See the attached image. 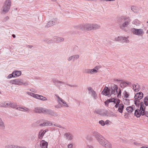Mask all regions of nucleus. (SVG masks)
Returning a JSON list of instances; mask_svg holds the SVG:
<instances>
[{
    "label": "nucleus",
    "mask_w": 148,
    "mask_h": 148,
    "mask_svg": "<svg viewBox=\"0 0 148 148\" xmlns=\"http://www.w3.org/2000/svg\"><path fill=\"white\" fill-rule=\"evenodd\" d=\"M119 25L120 28L125 32L127 31L126 28L130 25L131 21L130 18L126 16H122L119 18L118 20Z\"/></svg>",
    "instance_id": "obj_1"
},
{
    "label": "nucleus",
    "mask_w": 148,
    "mask_h": 148,
    "mask_svg": "<svg viewBox=\"0 0 148 148\" xmlns=\"http://www.w3.org/2000/svg\"><path fill=\"white\" fill-rule=\"evenodd\" d=\"M99 25L95 23H86L80 25L79 28L82 30H95L100 28Z\"/></svg>",
    "instance_id": "obj_2"
},
{
    "label": "nucleus",
    "mask_w": 148,
    "mask_h": 148,
    "mask_svg": "<svg viewBox=\"0 0 148 148\" xmlns=\"http://www.w3.org/2000/svg\"><path fill=\"white\" fill-rule=\"evenodd\" d=\"M92 134L99 143L102 146L104 145L107 140L97 132L94 131Z\"/></svg>",
    "instance_id": "obj_3"
},
{
    "label": "nucleus",
    "mask_w": 148,
    "mask_h": 148,
    "mask_svg": "<svg viewBox=\"0 0 148 148\" xmlns=\"http://www.w3.org/2000/svg\"><path fill=\"white\" fill-rule=\"evenodd\" d=\"M10 83L12 84H14L18 86L24 85L26 86L28 85V82H25L21 79H16L14 80H11L10 81Z\"/></svg>",
    "instance_id": "obj_4"
},
{
    "label": "nucleus",
    "mask_w": 148,
    "mask_h": 148,
    "mask_svg": "<svg viewBox=\"0 0 148 148\" xmlns=\"http://www.w3.org/2000/svg\"><path fill=\"white\" fill-rule=\"evenodd\" d=\"M118 87L116 85H114L111 88L110 91L111 95H116L117 94V96H121V90L119 88L118 89Z\"/></svg>",
    "instance_id": "obj_5"
},
{
    "label": "nucleus",
    "mask_w": 148,
    "mask_h": 148,
    "mask_svg": "<svg viewBox=\"0 0 148 148\" xmlns=\"http://www.w3.org/2000/svg\"><path fill=\"white\" fill-rule=\"evenodd\" d=\"M11 2L10 0H7L5 1L2 8L3 13L6 14L8 12L11 5Z\"/></svg>",
    "instance_id": "obj_6"
},
{
    "label": "nucleus",
    "mask_w": 148,
    "mask_h": 148,
    "mask_svg": "<svg viewBox=\"0 0 148 148\" xmlns=\"http://www.w3.org/2000/svg\"><path fill=\"white\" fill-rule=\"evenodd\" d=\"M58 21L56 18H53L49 21L45 25V27L47 28L58 23Z\"/></svg>",
    "instance_id": "obj_7"
},
{
    "label": "nucleus",
    "mask_w": 148,
    "mask_h": 148,
    "mask_svg": "<svg viewBox=\"0 0 148 148\" xmlns=\"http://www.w3.org/2000/svg\"><path fill=\"white\" fill-rule=\"evenodd\" d=\"M131 31L134 34L138 36H140L144 33V31L142 29L132 28L131 29Z\"/></svg>",
    "instance_id": "obj_8"
},
{
    "label": "nucleus",
    "mask_w": 148,
    "mask_h": 148,
    "mask_svg": "<svg viewBox=\"0 0 148 148\" xmlns=\"http://www.w3.org/2000/svg\"><path fill=\"white\" fill-rule=\"evenodd\" d=\"M44 113L51 115L54 116L56 117L58 116V113L53 110L50 109L44 108Z\"/></svg>",
    "instance_id": "obj_9"
},
{
    "label": "nucleus",
    "mask_w": 148,
    "mask_h": 148,
    "mask_svg": "<svg viewBox=\"0 0 148 148\" xmlns=\"http://www.w3.org/2000/svg\"><path fill=\"white\" fill-rule=\"evenodd\" d=\"M111 88L110 89H109L108 87L106 86L102 91L101 94L105 96H107L109 97L110 96L112 95H111Z\"/></svg>",
    "instance_id": "obj_10"
},
{
    "label": "nucleus",
    "mask_w": 148,
    "mask_h": 148,
    "mask_svg": "<svg viewBox=\"0 0 148 148\" xmlns=\"http://www.w3.org/2000/svg\"><path fill=\"white\" fill-rule=\"evenodd\" d=\"M88 89L89 90L88 93L90 94L91 96L93 97L94 99H96L97 98L96 92L94 91L92 88L91 87H89L88 88Z\"/></svg>",
    "instance_id": "obj_11"
},
{
    "label": "nucleus",
    "mask_w": 148,
    "mask_h": 148,
    "mask_svg": "<svg viewBox=\"0 0 148 148\" xmlns=\"http://www.w3.org/2000/svg\"><path fill=\"white\" fill-rule=\"evenodd\" d=\"M146 107L144 106V103L142 101L140 103V111L141 112L142 115H145V113L146 112L145 111Z\"/></svg>",
    "instance_id": "obj_12"
},
{
    "label": "nucleus",
    "mask_w": 148,
    "mask_h": 148,
    "mask_svg": "<svg viewBox=\"0 0 148 148\" xmlns=\"http://www.w3.org/2000/svg\"><path fill=\"white\" fill-rule=\"evenodd\" d=\"M44 108L42 107H36L34 110V112L35 113H44Z\"/></svg>",
    "instance_id": "obj_13"
},
{
    "label": "nucleus",
    "mask_w": 148,
    "mask_h": 148,
    "mask_svg": "<svg viewBox=\"0 0 148 148\" xmlns=\"http://www.w3.org/2000/svg\"><path fill=\"white\" fill-rule=\"evenodd\" d=\"M143 95V93L141 92L136 93L134 96L135 99L140 100L142 98Z\"/></svg>",
    "instance_id": "obj_14"
},
{
    "label": "nucleus",
    "mask_w": 148,
    "mask_h": 148,
    "mask_svg": "<svg viewBox=\"0 0 148 148\" xmlns=\"http://www.w3.org/2000/svg\"><path fill=\"white\" fill-rule=\"evenodd\" d=\"M48 143L44 140H42L40 142V145L42 148H47Z\"/></svg>",
    "instance_id": "obj_15"
},
{
    "label": "nucleus",
    "mask_w": 148,
    "mask_h": 148,
    "mask_svg": "<svg viewBox=\"0 0 148 148\" xmlns=\"http://www.w3.org/2000/svg\"><path fill=\"white\" fill-rule=\"evenodd\" d=\"M53 40L54 41L59 42L63 41L64 40V38L62 37L54 36L53 37Z\"/></svg>",
    "instance_id": "obj_16"
},
{
    "label": "nucleus",
    "mask_w": 148,
    "mask_h": 148,
    "mask_svg": "<svg viewBox=\"0 0 148 148\" xmlns=\"http://www.w3.org/2000/svg\"><path fill=\"white\" fill-rule=\"evenodd\" d=\"M35 95H36L34 97L35 98L44 101L47 100V99L46 97H43L42 95L36 94Z\"/></svg>",
    "instance_id": "obj_17"
},
{
    "label": "nucleus",
    "mask_w": 148,
    "mask_h": 148,
    "mask_svg": "<svg viewBox=\"0 0 148 148\" xmlns=\"http://www.w3.org/2000/svg\"><path fill=\"white\" fill-rule=\"evenodd\" d=\"M47 131V130H41L40 131L38 135L39 138L41 139L42 138L43 136H44L45 133Z\"/></svg>",
    "instance_id": "obj_18"
},
{
    "label": "nucleus",
    "mask_w": 148,
    "mask_h": 148,
    "mask_svg": "<svg viewBox=\"0 0 148 148\" xmlns=\"http://www.w3.org/2000/svg\"><path fill=\"white\" fill-rule=\"evenodd\" d=\"M66 138L68 140H72L73 138V136L70 133H66L64 134Z\"/></svg>",
    "instance_id": "obj_19"
},
{
    "label": "nucleus",
    "mask_w": 148,
    "mask_h": 148,
    "mask_svg": "<svg viewBox=\"0 0 148 148\" xmlns=\"http://www.w3.org/2000/svg\"><path fill=\"white\" fill-rule=\"evenodd\" d=\"M16 110H18L20 111H21L23 112H29V108L24 107L23 108L22 107H17L16 108Z\"/></svg>",
    "instance_id": "obj_20"
},
{
    "label": "nucleus",
    "mask_w": 148,
    "mask_h": 148,
    "mask_svg": "<svg viewBox=\"0 0 148 148\" xmlns=\"http://www.w3.org/2000/svg\"><path fill=\"white\" fill-rule=\"evenodd\" d=\"M53 125V124L51 122H47L40 124V126H52Z\"/></svg>",
    "instance_id": "obj_21"
},
{
    "label": "nucleus",
    "mask_w": 148,
    "mask_h": 148,
    "mask_svg": "<svg viewBox=\"0 0 148 148\" xmlns=\"http://www.w3.org/2000/svg\"><path fill=\"white\" fill-rule=\"evenodd\" d=\"M134 106H132L128 107L126 108L127 111L129 113H131L134 110Z\"/></svg>",
    "instance_id": "obj_22"
},
{
    "label": "nucleus",
    "mask_w": 148,
    "mask_h": 148,
    "mask_svg": "<svg viewBox=\"0 0 148 148\" xmlns=\"http://www.w3.org/2000/svg\"><path fill=\"white\" fill-rule=\"evenodd\" d=\"M141 114V112L139 109H137L135 110L134 113V115L137 117L138 118L140 116Z\"/></svg>",
    "instance_id": "obj_23"
},
{
    "label": "nucleus",
    "mask_w": 148,
    "mask_h": 148,
    "mask_svg": "<svg viewBox=\"0 0 148 148\" xmlns=\"http://www.w3.org/2000/svg\"><path fill=\"white\" fill-rule=\"evenodd\" d=\"M103 146L106 148H112V145L111 144L108 142V140L106 142L104 145H103Z\"/></svg>",
    "instance_id": "obj_24"
},
{
    "label": "nucleus",
    "mask_w": 148,
    "mask_h": 148,
    "mask_svg": "<svg viewBox=\"0 0 148 148\" xmlns=\"http://www.w3.org/2000/svg\"><path fill=\"white\" fill-rule=\"evenodd\" d=\"M13 74H14L15 77H19L21 74V72L20 71H14L13 72Z\"/></svg>",
    "instance_id": "obj_25"
},
{
    "label": "nucleus",
    "mask_w": 148,
    "mask_h": 148,
    "mask_svg": "<svg viewBox=\"0 0 148 148\" xmlns=\"http://www.w3.org/2000/svg\"><path fill=\"white\" fill-rule=\"evenodd\" d=\"M135 89L134 91L135 92H138L139 91L140 89V85L137 83L134 84Z\"/></svg>",
    "instance_id": "obj_26"
},
{
    "label": "nucleus",
    "mask_w": 148,
    "mask_h": 148,
    "mask_svg": "<svg viewBox=\"0 0 148 148\" xmlns=\"http://www.w3.org/2000/svg\"><path fill=\"white\" fill-rule=\"evenodd\" d=\"M124 108V105L123 104H120L119 106L118 110V111L121 113L123 112V110Z\"/></svg>",
    "instance_id": "obj_27"
},
{
    "label": "nucleus",
    "mask_w": 148,
    "mask_h": 148,
    "mask_svg": "<svg viewBox=\"0 0 148 148\" xmlns=\"http://www.w3.org/2000/svg\"><path fill=\"white\" fill-rule=\"evenodd\" d=\"M128 37H125L122 36L121 38L122 41L123 42H125L126 43H128L129 42V40L128 39Z\"/></svg>",
    "instance_id": "obj_28"
},
{
    "label": "nucleus",
    "mask_w": 148,
    "mask_h": 148,
    "mask_svg": "<svg viewBox=\"0 0 148 148\" xmlns=\"http://www.w3.org/2000/svg\"><path fill=\"white\" fill-rule=\"evenodd\" d=\"M72 60L73 61H75L78 59L79 57V56L78 54H77L71 56Z\"/></svg>",
    "instance_id": "obj_29"
},
{
    "label": "nucleus",
    "mask_w": 148,
    "mask_h": 148,
    "mask_svg": "<svg viewBox=\"0 0 148 148\" xmlns=\"http://www.w3.org/2000/svg\"><path fill=\"white\" fill-rule=\"evenodd\" d=\"M143 101L144 102V104L145 105V106H148V96L145 97L144 98Z\"/></svg>",
    "instance_id": "obj_30"
},
{
    "label": "nucleus",
    "mask_w": 148,
    "mask_h": 148,
    "mask_svg": "<svg viewBox=\"0 0 148 148\" xmlns=\"http://www.w3.org/2000/svg\"><path fill=\"white\" fill-rule=\"evenodd\" d=\"M16 146L12 145H8L5 146V148H16Z\"/></svg>",
    "instance_id": "obj_31"
},
{
    "label": "nucleus",
    "mask_w": 148,
    "mask_h": 148,
    "mask_svg": "<svg viewBox=\"0 0 148 148\" xmlns=\"http://www.w3.org/2000/svg\"><path fill=\"white\" fill-rule=\"evenodd\" d=\"M17 106V104L16 103H10V107L12 108H15Z\"/></svg>",
    "instance_id": "obj_32"
},
{
    "label": "nucleus",
    "mask_w": 148,
    "mask_h": 148,
    "mask_svg": "<svg viewBox=\"0 0 148 148\" xmlns=\"http://www.w3.org/2000/svg\"><path fill=\"white\" fill-rule=\"evenodd\" d=\"M140 102L139 100H138V99H135L134 100V104L136 105V106L138 107H139L140 104V103H139Z\"/></svg>",
    "instance_id": "obj_33"
},
{
    "label": "nucleus",
    "mask_w": 148,
    "mask_h": 148,
    "mask_svg": "<svg viewBox=\"0 0 148 148\" xmlns=\"http://www.w3.org/2000/svg\"><path fill=\"white\" fill-rule=\"evenodd\" d=\"M126 82H122L120 84V86L123 88H124L125 87H126L127 86Z\"/></svg>",
    "instance_id": "obj_34"
},
{
    "label": "nucleus",
    "mask_w": 148,
    "mask_h": 148,
    "mask_svg": "<svg viewBox=\"0 0 148 148\" xmlns=\"http://www.w3.org/2000/svg\"><path fill=\"white\" fill-rule=\"evenodd\" d=\"M53 82L54 84H56L57 83H62L63 84H64V82L59 81L57 79H55L53 80Z\"/></svg>",
    "instance_id": "obj_35"
},
{
    "label": "nucleus",
    "mask_w": 148,
    "mask_h": 148,
    "mask_svg": "<svg viewBox=\"0 0 148 148\" xmlns=\"http://www.w3.org/2000/svg\"><path fill=\"white\" fill-rule=\"evenodd\" d=\"M123 94H124V97L125 98H127L129 96V95L126 91H124L123 92Z\"/></svg>",
    "instance_id": "obj_36"
},
{
    "label": "nucleus",
    "mask_w": 148,
    "mask_h": 148,
    "mask_svg": "<svg viewBox=\"0 0 148 148\" xmlns=\"http://www.w3.org/2000/svg\"><path fill=\"white\" fill-rule=\"evenodd\" d=\"M90 74H93L95 73H96L97 72V71L96 69H95V68H94L93 69H90Z\"/></svg>",
    "instance_id": "obj_37"
},
{
    "label": "nucleus",
    "mask_w": 148,
    "mask_h": 148,
    "mask_svg": "<svg viewBox=\"0 0 148 148\" xmlns=\"http://www.w3.org/2000/svg\"><path fill=\"white\" fill-rule=\"evenodd\" d=\"M27 94L28 95H29L31 96L32 97L34 98L35 97V96L36 95H35L36 94L34 93H33L31 92H27Z\"/></svg>",
    "instance_id": "obj_38"
},
{
    "label": "nucleus",
    "mask_w": 148,
    "mask_h": 148,
    "mask_svg": "<svg viewBox=\"0 0 148 148\" xmlns=\"http://www.w3.org/2000/svg\"><path fill=\"white\" fill-rule=\"evenodd\" d=\"M99 123L102 126H104L105 125V123L103 120H101L99 121Z\"/></svg>",
    "instance_id": "obj_39"
},
{
    "label": "nucleus",
    "mask_w": 148,
    "mask_h": 148,
    "mask_svg": "<svg viewBox=\"0 0 148 148\" xmlns=\"http://www.w3.org/2000/svg\"><path fill=\"white\" fill-rule=\"evenodd\" d=\"M122 36H119L117 38H115V40L117 41H121Z\"/></svg>",
    "instance_id": "obj_40"
},
{
    "label": "nucleus",
    "mask_w": 148,
    "mask_h": 148,
    "mask_svg": "<svg viewBox=\"0 0 148 148\" xmlns=\"http://www.w3.org/2000/svg\"><path fill=\"white\" fill-rule=\"evenodd\" d=\"M84 73H86L90 74V69H85Z\"/></svg>",
    "instance_id": "obj_41"
},
{
    "label": "nucleus",
    "mask_w": 148,
    "mask_h": 148,
    "mask_svg": "<svg viewBox=\"0 0 148 148\" xmlns=\"http://www.w3.org/2000/svg\"><path fill=\"white\" fill-rule=\"evenodd\" d=\"M131 10L134 13L137 12V10H136L135 7L134 6L131 7Z\"/></svg>",
    "instance_id": "obj_42"
},
{
    "label": "nucleus",
    "mask_w": 148,
    "mask_h": 148,
    "mask_svg": "<svg viewBox=\"0 0 148 148\" xmlns=\"http://www.w3.org/2000/svg\"><path fill=\"white\" fill-rule=\"evenodd\" d=\"M12 77H15V76H14V74H13V73L12 74L9 75L8 77V78L9 79L11 78Z\"/></svg>",
    "instance_id": "obj_43"
},
{
    "label": "nucleus",
    "mask_w": 148,
    "mask_h": 148,
    "mask_svg": "<svg viewBox=\"0 0 148 148\" xmlns=\"http://www.w3.org/2000/svg\"><path fill=\"white\" fill-rule=\"evenodd\" d=\"M62 103L64 104V106L67 107H69V105L66 103V102L64 100L63 101H62Z\"/></svg>",
    "instance_id": "obj_44"
},
{
    "label": "nucleus",
    "mask_w": 148,
    "mask_h": 148,
    "mask_svg": "<svg viewBox=\"0 0 148 148\" xmlns=\"http://www.w3.org/2000/svg\"><path fill=\"white\" fill-rule=\"evenodd\" d=\"M0 107H6V106L4 103H0Z\"/></svg>",
    "instance_id": "obj_45"
},
{
    "label": "nucleus",
    "mask_w": 148,
    "mask_h": 148,
    "mask_svg": "<svg viewBox=\"0 0 148 148\" xmlns=\"http://www.w3.org/2000/svg\"><path fill=\"white\" fill-rule=\"evenodd\" d=\"M104 103L105 104L106 106L108 107V104L109 103L108 100L104 102Z\"/></svg>",
    "instance_id": "obj_46"
},
{
    "label": "nucleus",
    "mask_w": 148,
    "mask_h": 148,
    "mask_svg": "<svg viewBox=\"0 0 148 148\" xmlns=\"http://www.w3.org/2000/svg\"><path fill=\"white\" fill-rule=\"evenodd\" d=\"M55 107L57 108H60L62 107V106L60 105V104H58L57 105H56L55 106Z\"/></svg>",
    "instance_id": "obj_47"
},
{
    "label": "nucleus",
    "mask_w": 148,
    "mask_h": 148,
    "mask_svg": "<svg viewBox=\"0 0 148 148\" xmlns=\"http://www.w3.org/2000/svg\"><path fill=\"white\" fill-rule=\"evenodd\" d=\"M67 85H68V86H70L71 87H77V86L76 85H71L70 84H67Z\"/></svg>",
    "instance_id": "obj_48"
},
{
    "label": "nucleus",
    "mask_w": 148,
    "mask_h": 148,
    "mask_svg": "<svg viewBox=\"0 0 148 148\" xmlns=\"http://www.w3.org/2000/svg\"><path fill=\"white\" fill-rule=\"evenodd\" d=\"M52 126H56V127H60V128H61V126L60 125H56L55 124H53L52 125Z\"/></svg>",
    "instance_id": "obj_49"
},
{
    "label": "nucleus",
    "mask_w": 148,
    "mask_h": 148,
    "mask_svg": "<svg viewBox=\"0 0 148 148\" xmlns=\"http://www.w3.org/2000/svg\"><path fill=\"white\" fill-rule=\"evenodd\" d=\"M9 19V18L8 16H7L5 17L4 19V21H7Z\"/></svg>",
    "instance_id": "obj_50"
},
{
    "label": "nucleus",
    "mask_w": 148,
    "mask_h": 148,
    "mask_svg": "<svg viewBox=\"0 0 148 148\" xmlns=\"http://www.w3.org/2000/svg\"><path fill=\"white\" fill-rule=\"evenodd\" d=\"M73 147V145L71 144H69L68 145V148H72Z\"/></svg>",
    "instance_id": "obj_51"
},
{
    "label": "nucleus",
    "mask_w": 148,
    "mask_h": 148,
    "mask_svg": "<svg viewBox=\"0 0 148 148\" xmlns=\"http://www.w3.org/2000/svg\"><path fill=\"white\" fill-rule=\"evenodd\" d=\"M117 99L114 98L113 99V102L114 103V104L116 103V102L117 101Z\"/></svg>",
    "instance_id": "obj_52"
},
{
    "label": "nucleus",
    "mask_w": 148,
    "mask_h": 148,
    "mask_svg": "<svg viewBox=\"0 0 148 148\" xmlns=\"http://www.w3.org/2000/svg\"><path fill=\"white\" fill-rule=\"evenodd\" d=\"M113 99H114V98L110 99H108V100L109 101V103L111 102H113Z\"/></svg>",
    "instance_id": "obj_53"
},
{
    "label": "nucleus",
    "mask_w": 148,
    "mask_h": 148,
    "mask_svg": "<svg viewBox=\"0 0 148 148\" xmlns=\"http://www.w3.org/2000/svg\"><path fill=\"white\" fill-rule=\"evenodd\" d=\"M16 148H27L25 147H20V146H16Z\"/></svg>",
    "instance_id": "obj_54"
},
{
    "label": "nucleus",
    "mask_w": 148,
    "mask_h": 148,
    "mask_svg": "<svg viewBox=\"0 0 148 148\" xmlns=\"http://www.w3.org/2000/svg\"><path fill=\"white\" fill-rule=\"evenodd\" d=\"M67 60L69 61H71V60H72V56H71L69 57V58L67 59Z\"/></svg>",
    "instance_id": "obj_55"
},
{
    "label": "nucleus",
    "mask_w": 148,
    "mask_h": 148,
    "mask_svg": "<svg viewBox=\"0 0 148 148\" xmlns=\"http://www.w3.org/2000/svg\"><path fill=\"white\" fill-rule=\"evenodd\" d=\"M120 104H118L117 103H116V105L114 106V107H115L116 108H117L118 107H119V106Z\"/></svg>",
    "instance_id": "obj_56"
},
{
    "label": "nucleus",
    "mask_w": 148,
    "mask_h": 148,
    "mask_svg": "<svg viewBox=\"0 0 148 148\" xmlns=\"http://www.w3.org/2000/svg\"><path fill=\"white\" fill-rule=\"evenodd\" d=\"M120 101V100L119 99H118L117 100V101L116 103L118 104H119Z\"/></svg>",
    "instance_id": "obj_57"
},
{
    "label": "nucleus",
    "mask_w": 148,
    "mask_h": 148,
    "mask_svg": "<svg viewBox=\"0 0 148 148\" xmlns=\"http://www.w3.org/2000/svg\"><path fill=\"white\" fill-rule=\"evenodd\" d=\"M86 148H93V147L92 146H90L89 145H88L86 147Z\"/></svg>",
    "instance_id": "obj_58"
},
{
    "label": "nucleus",
    "mask_w": 148,
    "mask_h": 148,
    "mask_svg": "<svg viewBox=\"0 0 148 148\" xmlns=\"http://www.w3.org/2000/svg\"><path fill=\"white\" fill-rule=\"evenodd\" d=\"M145 115L147 117H148V112L146 111L145 113Z\"/></svg>",
    "instance_id": "obj_59"
},
{
    "label": "nucleus",
    "mask_w": 148,
    "mask_h": 148,
    "mask_svg": "<svg viewBox=\"0 0 148 148\" xmlns=\"http://www.w3.org/2000/svg\"><path fill=\"white\" fill-rule=\"evenodd\" d=\"M10 103H6V104H5L6 107H10Z\"/></svg>",
    "instance_id": "obj_60"
},
{
    "label": "nucleus",
    "mask_w": 148,
    "mask_h": 148,
    "mask_svg": "<svg viewBox=\"0 0 148 148\" xmlns=\"http://www.w3.org/2000/svg\"><path fill=\"white\" fill-rule=\"evenodd\" d=\"M110 121L107 120L106 121L105 124H108L109 123Z\"/></svg>",
    "instance_id": "obj_61"
},
{
    "label": "nucleus",
    "mask_w": 148,
    "mask_h": 148,
    "mask_svg": "<svg viewBox=\"0 0 148 148\" xmlns=\"http://www.w3.org/2000/svg\"><path fill=\"white\" fill-rule=\"evenodd\" d=\"M126 82V85H131V82Z\"/></svg>",
    "instance_id": "obj_62"
},
{
    "label": "nucleus",
    "mask_w": 148,
    "mask_h": 148,
    "mask_svg": "<svg viewBox=\"0 0 148 148\" xmlns=\"http://www.w3.org/2000/svg\"><path fill=\"white\" fill-rule=\"evenodd\" d=\"M59 99H58L59 101H60L62 102V101H63L64 100L62 99V98H59Z\"/></svg>",
    "instance_id": "obj_63"
},
{
    "label": "nucleus",
    "mask_w": 148,
    "mask_h": 148,
    "mask_svg": "<svg viewBox=\"0 0 148 148\" xmlns=\"http://www.w3.org/2000/svg\"><path fill=\"white\" fill-rule=\"evenodd\" d=\"M55 95L57 97L58 99H59V98H60V97L57 95Z\"/></svg>",
    "instance_id": "obj_64"
}]
</instances>
